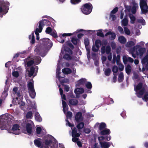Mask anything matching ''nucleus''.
Masks as SVG:
<instances>
[{
    "label": "nucleus",
    "mask_w": 148,
    "mask_h": 148,
    "mask_svg": "<svg viewBox=\"0 0 148 148\" xmlns=\"http://www.w3.org/2000/svg\"><path fill=\"white\" fill-rule=\"evenodd\" d=\"M101 44V41L99 40H96L95 42V45L99 48Z\"/></svg>",
    "instance_id": "nucleus-52"
},
{
    "label": "nucleus",
    "mask_w": 148,
    "mask_h": 148,
    "mask_svg": "<svg viewBox=\"0 0 148 148\" xmlns=\"http://www.w3.org/2000/svg\"><path fill=\"white\" fill-rule=\"evenodd\" d=\"M13 93L14 95L18 97L13 99V103L16 105L20 104L21 101L22 100L23 98L21 93L20 92V91H18L17 88L15 87L13 89Z\"/></svg>",
    "instance_id": "nucleus-8"
},
{
    "label": "nucleus",
    "mask_w": 148,
    "mask_h": 148,
    "mask_svg": "<svg viewBox=\"0 0 148 148\" xmlns=\"http://www.w3.org/2000/svg\"><path fill=\"white\" fill-rule=\"evenodd\" d=\"M109 35V37L111 40L114 39L116 36L115 34L111 31H109L107 33L105 34V36H107L108 35Z\"/></svg>",
    "instance_id": "nucleus-28"
},
{
    "label": "nucleus",
    "mask_w": 148,
    "mask_h": 148,
    "mask_svg": "<svg viewBox=\"0 0 148 148\" xmlns=\"http://www.w3.org/2000/svg\"><path fill=\"white\" fill-rule=\"evenodd\" d=\"M137 22L141 23L142 25H144L145 24V21L142 18H140L137 19Z\"/></svg>",
    "instance_id": "nucleus-46"
},
{
    "label": "nucleus",
    "mask_w": 148,
    "mask_h": 148,
    "mask_svg": "<svg viewBox=\"0 0 148 148\" xmlns=\"http://www.w3.org/2000/svg\"><path fill=\"white\" fill-rule=\"evenodd\" d=\"M66 125L69 127H71V129L72 130V136L73 137L72 139V141L74 142H77V143L78 146L79 147L82 146V144L81 142L78 141V137L80 135L81 133L79 132L77 133V128L75 127L73 128L72 127L74 126V125L71 123L67 119L66 120Z\"/></svg>",
    "instance_id": "nucleus-4"
},
{
    "label": "nucleus",
    "mask_w": 148,
    "mask_h": 148,
    "mask_svg": "<svg viewBox=\"0 0 148 148\" xmlns=\"http://www.w3.org/2000/svg\"><path fill=\"white\" fill-rule=\"evenodd\" d=\"M63 108V111L64 113L66 114V112L68 110V106H67L65 102H63L62 103Z\"/></svg>",
    "instance_id": "nucleus-37"
},
{
    "label": "nucleus",
    "mask_w": 148,
    "mask_h": 148,
    "mask_svg": "<svg viewBox=\"0 0 148 148\" xmlns=\"http://www.w3.org/2000/svg\"><path fill=\"white\" fill-rule=\"evenodd\" d=\"M119 41L121 44H125L126 42V39L123 36H120L118 37Z\"/></svg>",
    "instance_id": "nucleus-33"
},
{
    "label": "nucleus",
    "mask_w": 148,
    "mask_h": 148,
    "mask_svg": "<svg viewBox=\"0 0 148 148\" xmlns=\"http://www.w3.org/2000/svg\"><path fill=\"white\" fill-rule=\"evenodd\" d=\"M146 51V49L145 48L140 45H136L132 48V51H135L136 55L140 57H142Z\"/></svg>",
    "instance_id": "nucleus-11"
},
{
    "label": "nucleus",
    "mask_w": 148,
    "mask_h": 148,
    "mask_svg": "<svg viewBox=\"0 0 148 148\" xmlns=\"http://www.w3.org/2000/svg\"><path fill=\"white\" fill-rule=\"evenodd\" d=\"M69 103L70 105H76L78 103V101L76 99H72L69 100Z\"/></svg>",
    "instance_id": "nucleus-39"
},
{
    "label": "nucleus",
    "mask_w": 148,
    "mask_h": 148,
    "mask_svg": "<svg viewBox=\"0 0 148 148\" xmlns=\"http://www.w3.org/2000/svg\"><path fill=\"white\" fill-rule=\"evenodd\" d=\"M103 70L105 74L107 76H109L111 72V70L110 69L104 68Z\"/></svg>",
    "instance_id": "nucleus-41"
},
{
    "label": "nucleus",
    "mask_w": 148,
    "mask_h": 148,
    "mask_svg": "<svg viewBox=\"0 0 148 148\" xmlns=\"http://www.w3.org/2000/svg\"><path fill=\"white\" fill-rule=\"evenodd\" d=\"M100 144L102 148H108L110 145V143L109 142H100Z\"/></svg>",
    "instance_id": "nucleus-29"
},
{
    "label": "nucleus",
    "mask_w": 148,
    "mask_h": 148,
    "mask_svg": "<svg viewBox=\"0 0 148 148\" xmlns=\"http://www.w3.org/2000/svg\"><path fill=\"white\" fill-rule=\"evenodd\" d=\"M38 69V67L37 66L34 67H31L29 70H28L29 76L31 77L33 75L34 77L36 75L37 71Z\"/></svg>",
    "instance_id": "nucleus-19"
},
{
    "label": "nucleus",
    "mask_w": 148,
    "mask_h": 148,
    "mask_svg": "<svg viewBox=\"0 0 148 148\" xmlns=\"http://www.w3.org/2000/svg\"><path fill=\"white\" fill-rule=\"evenodd\" d=\"M110 133V130L109 129L105 128L101 131L100 134L102 135L109 134Z\"/></svg>",
    "instance_id": "nucleus-32"
},
{
    "label": "nucleus",
    "mask_w": 148,
    "mask_h": 148,
    "mask_svg": "<svg viewBox=\"0 0 148 148\" xmlns=\"http://www.w3.org/2000/svg\"><path fill=\"white\" fill-rule=\"evenodd\" d=\"M38 28H36L39 32H41L43 27L45 25H49L50 24V22L47 20L44 19L39 21L38 23Z\"/></svg>",
    "instance_id": "nucleus-18"
},
{
    "label": "nucleus",
    "mask_w": 148,
    "mask_h": 148,
    "mask_svg": "<svg viewBox=\"0 0 148 148\" xmlns=\"http://www.w3.org/2000/svg\"><path fill=\"white\" fill-rule=\"evenodd\" d=\"M124 78V75L122 72H121L119 75L118 80L119 82H121L123 81Z\"/></svg>",
    "instance_id": "nucleus-42"
},
{
    "label": "nucleus",
    "mask_w": 148,
    "mask_h": 148,
    "mask_svg": "<svg viewBox=\"0 0 148 148\" xmlns=\"http://www.w3.org/2000/svg\"><path fill=\"white\" fill-rule=\"evenodd\" d=\"M140 4L142 13L144 14L148 11L147 0H140Z\"/></svg>",
    "instance_id": "nucleus-15"
},
{
    "label": "nucleus",
    "mask_w": 148,
    "mask_h": 148,
    "mask_svg": "<svg viewBox=\"0 0 148 148\" xmlns=\"http://www.w3.org/2000/svg\"><path fill=\"white\" fill-rule=\"evenodd\" d=\"M118 8L117 7H116L114 8L111 12L110 14H114L116 13L118 11Z\"/></svg>",
    "instance_id": "nucleus-58"
},
{
    "label": "nucleus",
    "mask_w": 148,
    "mask_h": 148,
    "mask_svg": "<svg viewBox=\"0 0 148 148\" xmlns=\"http://www.w3.org/2000/svg\"><path fill=\"white\" fill-rule=\"evenodd\" d=\"M99 48L96 46L93 45L92 47V50L94 52H97L99 49Z\"/></svg>",
    "instance_id": "nucleus-54"
},
{
    "label": "nucleus",
    "mask_w": 148,
    "mask_h": 148,
    "mask_svg": "<svg viewBox=\"0 0 148 148\" xmlns=\"http://www.w3.org/2000/svg\"><path fill=\"white\" fill-rule=\"evenodd\" d=\"M19 105H20V108L23 110H25V109L24 108V107L25 105V103L24 102L21 100L20 101V103Z\"/></svg>",
    "instance_id": "nucleus-48"
},
{
    "label": "nucleus",
    "mask_w": 148,
    "mask_h": 148,
    "mask_svg": "<svg viewBox=\"0 0 148 148\" xmlns=\"http://www.w3.org/2000/svg\"><path fill=\"white\" fill-rule=\"evenodd\" d=\"M84 123L83 122H81L77 125V127L78 129H81L84 127Z\"/></svg>",
    "instance_id": "nucleus-53"
},
{
    "label": "nucleus",
    "mask_w": 148,
    "mask_h": 148,
    "mask_svg": "<svg viewBox=\"0 0 148 148\" xmlns=\"http://www.w3.org/2000/svg\"><path fill=\"white\" fill-rule=\"evenodd\" d=\"M9 119L5 115L0 116V129L1 130L6 129L9 124Z\"/></svg>",
    "instance_id": "nucleus-9"
},
{
    "label": "nucleus",
    "mask_w": 148,
    "mask_h": 148,
    "mask_svg": "<svg viewBox=\"0 0 148 148\" xmlns=\"http://www.w3.org/2000/svg\"><path fill=\"white\" fill-rule=\"evenodd\" d=\"M128 21L127 16H125L123 19L121 21V25L122 26H126L128 24Z\"/></svg>",
    "instance_id": "nucleus-34"
},
{
    "label": "nucleus",
    "mask_w": 148,
    "mask_h": 148,
    "mask_svg": "<svg viewBox=\"0 0 148 148\" xmlns=\"http://www.w3.org/2000/svg\"><path fill=\"white\" fill-rule=\"evenodd\" d=\"M92 6L90 3H86L84 4L81 9L82 12L85 14H88L92 11Z\"/></svg>",
    "instance_id": "nucleus-13"
},
{
    "label": "nucleus",
    "mask_w": 148,
    "mask_h": 148,
    "mask_svg": "<svg viewBox=\"0 0 148 148\" xmlns=\"http://www.w3.org/2000/svg\"><path fill=\"white\" fill-rule=\"evenodd\" d=\"M86 82V79L84 78H82L78 81L76 83V86L77 87L79 86L83 85L85 84Z\"/></svg>",
    "instance_id": "nucleus-25"
},
{
    "label": "nucleus",
    "mask_w": 148,
    "mask_h": 148,
    "mask_svg": "<svg viewBox=\"0 0 148 148\" xmlns=\"http://www.w3.org/2000/svg\"><path fill=\"white\" fill-rule=\"evenodd\" d=\"M136 40H134V41H128L126 43L125 46L128 48H131L134 46L136 43Z\"/></svg>",
    "instance_id": "nucleus-30"
},
{
    "label": "nucleus",
    "mask_w": 148,
    "mask_h": 148,
    "mask_svg": "<svg viewBox=\"0 0 148 148\" xmlns=\"http://www.w3.org/2000/svg\"><path fill=\"white\" fill-rule=\"evenodd\" d=\"M123 59L125 64H126L127 62L130 63H132L134 62L133 59L128 56H123Z\"/></svg>",
    "instance_id": "nucleus-22"
},
{
    "label": "nucleus",
    "mask_w": 148,
    "mask_h": 148,
    "mask_svg": "<svg viewBox=\"0 0 148 148\" xmlns=\"http://www.w3.org/2000/svg\"><path fill=\"white\" fill-rule=\"evenodd\" d=\"M98 125H99V129L101 131L106 127V124L103 122H102L100 123H97L95 125V127H96Z\"/></svg>",
    "instance_id": "nucleus-26"
},
{
    "label": "nucleus",
    "mask_w": 148,
    "mask_h": 148,
    "mask_svg": "<svg viewBox=\"0 0 148 148\" xmlns=\"http://www.w3.org/2000/svg\"><path fill=\"white\" fill-rule=\"evenodd\" d=\"M34 126L33 122L31 120L29 121L26 124L25 130L24 132L29 135L32 134Z\"/></svg>",
    "instance_id": "nucleus-12"
},
{
    "label": "nucleus",
    "mask_w": 148,
    "mask_h": 148,
    "mask_svg": "<svg viewBox=\"0 0 148 148\" xmlns=\"http://www.w3.org/2000/svg\"><path fill=\"white\" fill-rule=\"evenodd\" d=\"M36 105V103L35 101H33V102H32V103H31V105L30 106L31 108H29V109H30L32 108H35Z\"/></svg>",
    "instance_id": "nucleus-56"
},
{
    "label": "nucleus",
    "mask_w": 148,
    "mask_h": 148,
    "mask_svg": "<svg viewBox=\"0 0 148 148\" xmlns=\"http://www.w3.org/2000/svg\"><path fill=\"white\" fill-rule=\"evenodd\" d=\"M81 1V0H71V3L73 4H78Z\"/></svg>",
    "instance_id": "nucleus-51"
},
{
    "label": "nucleus",
    "mask_w": 148,
    "mask_h": 148,
    "mask_svg": "<svg viewBox=\"0 0 148 148\" xmlns=\"http://www.w3.org/2000/svg\"><path fill=\"white\" fill-rule=\"evenodd\" d=\"M72 53V51L69 48H66V49H65L64 48L62 49L61 50L60 56H59L60 60H58V63L57 64V67L56 69V77L59 79L60 78H63L64 77V75L63 74H62V76H60L59 74L61 73L59 72L61 69L60 67V65L61 64V62L62 61V56L64 59L67 60H71V57L70 55Z\"/></svg>",
    "instance_id": "nucleus-3"
},
{
    "label": "nucleus",
    "mask_w": 148,
    "mask_h": 148,
    "mask_svg": "<svg viewBox=\"0 0 148 148\" xmlns=\"http://www.w3.org/2000/svg\"><path fill=\"white\" fill-rule=\"evenodd\" d=\"M60 71L59 72V73H61V74L60 73L59 74V75L60 76H62V74L64 75V74H70V73H71V71H72L69 68H65L63 69L62 70V73H62L61 72H60ZM56 77H57L56 76ZM56 78L58 79V80L60 81V82L61 83H64V82H67L68 81V80L67 79H66V81H65V79H63L62 81L60 79L61 78H60V79H59L58 78H57V77H56Z\"/></svg>",
    "instance_id": "nucleus-17"
},
{
    "label": "nucleus",
    "mask_w": 148,
    "mask_h": 148,
    "mask_svg": "<svg viewBox=\"0 0 148 148\" xmlns=\"http://www.w3.org/2000/svg\"><path fill=\"white\" fill-rule=\"evenodd\" d=\"M84 132L86 134H89L90 132V130L88 128H85L84 130Z\"/></svg>",
    "instance_id": "nucleus-63"
},
{
    "label": "nucleus",
    "mask_w": 148,
    "mask_h": 148,
    "mask_svg": "<svg viewBox=\"0 0 148 148\" xmlns=\"http://www.w3.org/2000/svg\"><path fill=\"white\" fill-rule=\"evenodd\" d=\"M27 87L29 96L32 98H34L36 96V93L34 88V81L33 79H30L28 82Z\"/></svg>",
    "instance_id": "nucleus-10"
},
{
    "label": "nucleus",
    "mask_w": 148,
    "mask_h": 148,
    "mask_svg": "<svg viewBox=\"0 0 148 148\" xmlns=\"http://www.w3.org/2000/svg\"><path fill=\"white\" fill-rule=\"evenodd\" d=\"M112 70L114 73H116L118 71V68L116 66H113Z\"/></svg>",
    "instance_id": "nucleus-62"
},
{
    "label": "nucleus",
    "mask_w": 148,
    "mask_h": 148,
    "mask_svg": "<svg viewBox=\"0 0 148 148\" xmlns=\"http://www.w3.org/2000/svg\"><path fill=\"white\" fill-rule=\"evenodd\" d=\"M97 31L98 32L97 34V36L101 37H104V35L102 31V30H99Z\"/></svg>",
    "instance_id": "nucleus-49"
},
{
    "label": "nucleus",
    "mask_w": 148,
    "mask_h": 148,
    "mask_svg": "<svg viewBox=\"0 0 148 148\" xmlns=\"http://www.w3.org/2000/svg\"><path fill=\"white\" fill-rule=\"evenodd\" d=\"M77 38H73L71 39V42L74 45H76L77 42Z\"/></svg>",
    "instance_id": "nucleus-57"
},
{
    "label": "nucleus",
    "mask_w": 148,
    "mask_h": 148,
    "mask_svg": "<svg viewBox=\"0 0 148 148\" xmlns=\"http://www.w3.org/2000/svg\"><path fill=\"white\" fill-rule=\"evenodd\" d=\"M36 132L37 136L40 137L45 134V130L42 127H37L36 129Z\"/></svg>",
    "instance_id": "nucleus-21"
},
{
    "label": "nucleus",
    "mask_w": 148,
    "mask_h": 148,
    "mask_svg": "<svg viewBox=\"0 0 148 148\" xmlns=\"http://www.w3.org/2000/svg\"><path fill=\"white\" fill-rule=\"evenodd\" d=\"M137 4H135L133 5L132 8H131L132 13L133 14H134L136 13V8L138 7Z\"/></svg>",
    "instance_id": "nucleus-40"
},
{
    "label": "nucleus",
    "mask_w": 148,
    "mask_h": 148,
    "mask_svg": "<svg viewBox=\"0 0 148 148\" xmlns=\"http://www.w3.org/2000/svg\"><path fill=\"white\" fill-rule=\"evenodd\" d=\"M131 66L129 65H127L125 68V71L126 73L127 74H129L131 71Z\"/></svg>",
    "instance_id": "nucleus-44"
},
{
    "label": "nucleus",
    "mask_w": 148,
    "mask_h": 148,
    "mask_svg": "<svg viewBox=\"0 0 148 148\" xmlns=\"http://www.w3.org/2000/svg\"><path fill=\"white\" fill-rule=\"evenodd\" d=\"M45 32L53 36L56 37V31H52L51 28L49 27H48L47 28Z\"/></svg>",
    "instance_id": "nucleus-23"
},
{
    "label": "nucleus",
    "mask_w": 148,
    "mask_h": 148,
    "mask_svg": "<svg viewBox=\"0 0 148 148\" xmlns=\"http://www.w3.org/2000/svg\"><path fill=\"white\" fill-rule=\"evenodd\" d=\"M9 3L6 1H0V17L2 18L3 15L5 14L9 9Z\"/></svg>",
    "instance_id": "nucleus-6"
},
{
    "label": "nucleus",
    "mask_w": 148,
    "mask_h": 148,
    "mask_svg": "<svg viewBox=\"0 0 148 148\" xmlns=\"http://www.w3.org/2000/svg\"><path fill=\"white\" fill-rule=\"evenodd\" d=\"M33 117V113L31 111L28 112L26 115L27 119H31Z\"/></svg>",
    "instance_id": "nucleus-47"
},
{
    "label": "nucleus",
    "mask_w": 148,
    "mask_h": 148,
    "mask_svg": "<svg viewBox=\"0 0 148 148\" xmlns=\"http://www.w3.org/2000/svg\"><path fill=\"white\" fill-rule=\"evenodd\" d=\"M45 143H42V140L40 138L35 139L34 140L35 145L41 148H56L58 143L56 142L53 137L51 135H47L45 137Z\"/></svg>",
    "instance_id": "nucleus-1"
},
{
    "label": "nucleus",
    "mask_w": 148,
    "mask_h": 148,
    "mask_svg": "<svg viewBox=\"0 0 148 148\" xmlns=\"http://www.w3.org/2000/svg\"><path fill=\"white\" fill-rule=\"evenodd\" d=\"M118 30L119 32L121 34H124V31L123 28L120 26L118 27Z\"/></svg>",
    "instance_id": "nucleus-59"
},
{
    "label": "nucleus",
    "mask_w": 148,
    "mask_h": 148,
    "mask_svg": "<svg viewBox=\"0 0 148 148\" xmlns=\"http://www.w3.org/2000/svg\"><path fill=\"white\" fill-rule=\"evenodd\" d=\"M29 38L30 40V42L32 44H33L34 43L35 41V37L34 36V33H32L31 35H30L29 36Z\"/></svg>",
    "instance_id": "nucleus-38"
},
{
    "label": "nucleus",
    "mask_w": 148,
    "mask_h": 148,
    "mask_svg": "<svg viewBox=\"0 0 148 148\" xmlns=\"http://www.w3.org/2000/svg\"><path fill=\"white\" fill-rule=\"evenodd\" d=\"M146 85L142 83H139L137 85L134 86V90L136 92V94L140 98L145 92Z\"/></svg>",
    "instance_id": "nucleus-7"
},
{
    "label": "nucleus",
    "mask_w": 148,
    "mask_h": 148,
    "mask_svg": "<svg viewBox=\"0 0 148 148\" xmlns=\"http://www.w3.org/2000/svg\"><path fill=\"white\" fill-rule=\"evenodd\" d=\"M85 86L88 89H91L92 86L91 83L90 82H86L85 84Z\"/></svg>",
    "instance_id": "nucleus-45"
},
{
    "label": "nucleus",
    "mask_w": 148,
    "mask_h": 148,
    "mask_svg": "<svg viewBox=\"0 0 148 148\" xmlns=\"http://www.w3.org/2000/svg\"><path fill=\"white\" fill-rule=\"evenodd\" d=\"M83 117L82 116V113L80 112H78L75 116V120L77 122L82 121Z\"/></svg>",
    "instance_id": "nucleus-27"
},
{
    "label": "nucleus",
    "mask_w": 148,
    "mask_h": 148,
    "mask_svg": "<svg viewBox=\"0 0 148 148\" xmlns=\"http://www.w3.org/2000/svg\"><path fill=\"white\" fill-rule=\"evenodd\" d=\"M66 115L67 119H70L72 116V113L71 112H67Z\"/></svg>",
    "instance_id": "nucleus-55"
},
{
    "label": "nucleus",
    "mask_w": 148,
    "mask_h": 148,
    "mask_svg": "<svg viewBox=\"0 0 148 148\" xmlns=\"http://www.w3.org/2000/svg\"><path fill=\"white\" fill-rule=\"evenodd\" d=\"M124 31L125 34L130 35V31L127 27H124Z\"/></svg>",
    "instance_id": "nucleus-50"
},
{
    "label": "nucleus",
    "mask_w": 148,
    "mask_h": 148,
    "mask_svg": "<svg viewBox=\"0 0 148 148\" xmlns=\"http://www.w3.org/2000/svg\"><path fill=\"white\" fill-rule=\"evenodd\" d=\"M138 76L136 73H134L133 74V79L134 80H135L136 79H138Z\"/></svg>",
    "instance_id": "nucleus-64"
},
{
    "label": "nucleus",
    "mask_w": 148,
    "mask_h": 148,
    "mask_svg": "<svg viewBox=\"0 0 148 148\" xmlns=\"http://www.w3.org/2000/svg\"><path fill=\"white\" fill-rule=\"evenodd\" d=\"M37 29H36L35 31V34L36 36V40H38L39 39V33L40 32H38L39 31L37 30Z\"/></svg>",
    "instance_id": "nucleus-60"
},
{
    "label": "nucleus",
    "mask_w": 148,
    "mask_h": 148,
    "mask_svg": "<svg viewBox=\"0 0 148 148\" xmlns=\"http://www.w3.org/2000/svg\"><path fill=\"white\" fill-rule=\"evenodd\" d=\"M111 51V48L110 46L108 45L105 48V46H103L101 48V53L102 55L104 54L106 52V53L108 54Z\"/></svg>",
    "instance_id": "nucleus-20"
},
{
    "label": "nucleus",
    "mask_w": 148,
    "mask_h": 148,
    "mask_svg": "<svg viewBox=\"0 0 148 148\" xmlns=\"http://www.w3.org/2000/svg\"><path fill=\"white\" fill-rule=\"evenodd\" d=\"M8 133H12L15 135L19 134L21 133L20 126L17 124L14 125L12 129L8 131Z\"/></svg>",
    "instance_id": "nucleus-16"
},
{
    "label": "nucleus",
    "mask_w": 148,
    "mask_h": 148,
    "mask_svg": "<svg viewBox=\"0 0 148 148\" xmlns=\"http://www.w3.org/2000/svg\"><path fill=\"white\" fill-rule=\"evenodd\" d=\"M12 74L13 76L16 78L18 77L20 75V73L17 71H14L12 72Z\"/></svg>",
    "instance_id": "nucleus-43"
},
{
    "label": "nucleus",
    "mask_w": 148,
    "mask_h": 148,
    "mask_svg": "<svg viewBox=\"0 0 148 148\" xmlns=\"http://www.w3.org/2000/svg\"><path fill=\"white\" fill-rule=\"evenodd\" d=\"M84 91V89L83 88H77L75 90L74 92L76 95V97H79V95L83 93Z\"/></svg>",
    "instance_id": "nucleus-24"
},
{
    "label": "nucleus",
    "mask_w": 148,
    "mask_h": 148,
    "mask_svg": "<svg viewBox=\"0 0 148 148\" xmlns=\"http://www.w3.org/2000/svg\"><path fill=\"white\" fill-rule=\"evenodd\" d=\"M35 119L38 122H41L42 120V118L40 116L39 114L37 112L35 113Z\"/></svg>",
    "instance_id": "nucleus-35"
},
{
    "label": "nucleus",
    "mask_w": 148,
    "mask_h": 148,
    "mask_svg": "<svg viewBox=\"0 0 148 148\" xmlns=\"http://www.w3.org/2000/svg\"><path fill=\"white\" fill-rule=\"evenodd\" d=\"M58 87L59 88V91L60 95H61L62 103L63 102H65L64 100H66L65 96L63 94V90L60 87V85H58Z\"/></svg>",
    "instance_id": "nucleus-31"
},
{
    "label": "nucleus",
    "mask_w": 148,
    "mask_h": 148,
    "mask_svg": "<svg viewBox=\"0 0 148 148\" xmlns=\"http://www.w3.org/2000/svg\"><path fill=\"white\" fill-rule=\"evenodd\" d=\"M111 46L112 49H115L116 47V44L114 42H112L111 43Z\"/></svg>",
    "instance_id": "nucleus-61"
},
{
    "label": "nucleus",
    "mask_w": 148,
    "mask_h": 148,
    "mask_svg": "<svg viewBox=\"0 0 148 148\" xmlns=\"http://www.w3.org/2000/svg\"><path fill=\"white\" fill-rule=\"evenodd\" d=\"M129 16L130 19V23L132 24H134L136 20L135 17L131 14H129Z\"/></svg>",
    "instance_id": "nucleus-36"
},
{
    "label": "nucleus",
    "mask_w": 148,
    "mask_h": 148,
    "mask_svg": "<svg viewBox=\"0 0 148 148\" xmlns=\"http://www.w3.org/2000/svg\"><path fill=\"white\" fill-rule=\"evenodd\" d=\"M40 44L37 45L34 50L35 53L36 55L44 57L46 54V50L52 46V43L48 38L42 39L40 40Z\"/></svg>",
    "instance_id": "nucleus-2"
},
{
    "label": "nucleus",
    "mask_w": 148,
    "mask_h": 148,
    "mask_svg": "<svg viewBox=\"0 0 148 148\" xmlns=\"http://www.w3.org/2000/svg\"><path fill=\"white\" fill-rule=\"evenodd\" d=\"M81 32L84 33H86L87 32L90 33L91 32H93V31L91 30H86L82 29H79L73 33H64L62 34H60L58 37L57 38V40L60 42L62 43L64 42L65 38H62V37H64L65 36H70L73 35H76L77 34Z\"/></svg>",
    "instance_id": "nucleus-5"
},
{
    "label": "nucleus",
    "mask_w": 148,
    "mask_h": 148,
    "mask_svg": "<svg viewBox=\"0 0 148 148\" xmlns=\"http://www.w3.org/2000/svg\"><path fill=\"white\" fill-rule=\"evenodd\" d=\"M32 60L28 61L27 62V66H31L33 64L35 65H38L41 62V58L39 56H35L33 59L32 58Z\"/></svg>",
    "instance_id": "nucleus-14"
}]
</instances>
